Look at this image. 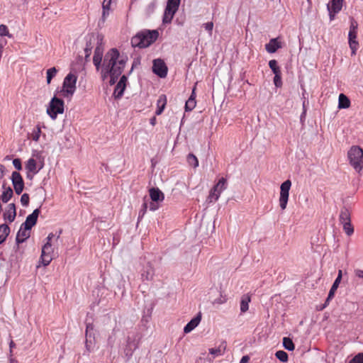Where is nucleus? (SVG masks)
I'll return each instance as SVG.
<instances>
[{
	"mask_svg": "<svg viewBox=\"0 0 363 363\" xmlns=\"http://www.w3.org/2000/svg\"><path fill=\"white\" fill-rule=\"evenodd\" d=\"M350 164L358 172L363 169V149L358 145H352L347 152Z\"/></svg>",
	"mask_w": 363,
	"mask_h": 363,
	"instance_id": "obj_3",
	"label": "nucleus"
},
{
	"mask_svg": "<svg viewBox=\"0 0 363 363\" xmlns=\"http://www.w3.org/2000/svg\"><path fill=\"white\" fill-rule=\"evenodd\" d=\"M227 343L225 341H223L217 348L209 349V353L215 356L223 355L226 350Z\"/></svg>",
	"mask_w": 363,
	"mask_h": 363,
	"instance_id": "obj_24",
	"label": "nucleus"
},
{
	"mask_svg": "<svg viewBox=\"0 0 363 363\" xmlns=\"http://www.w3.org/2000/svg\"><path fill=\"white\" fill-rule=\"evenodd\" d=\"M3 189H4V191H3L2 194L1 195V200L4 203H7L11 199V198L12 197V196L13 194V190L9 186L6 188L4 186V185H3Z\"/></svg>",
	"mask_w": 363,
	"mask_h": 363,
	"instance_id": "obj_29",
	"label": "nucleus"
},
{
	"mask_svg": "<svg viewBox=\"0 0 363 363\" xmlns=\"http://www.w3.org/2000/svg\"><path fill=\"white\" fill-rule=\"evenodd\" d=\"M128 61V56L121 55L117 48H111L104 56L101 70L102 78L110 77V84H114L121 75Z\"/></svg>",
	"mask_w": 363,
	"mask_h": 363,
	"instance_id": "obj_1",
	"label": "nucleus"
},
{
	"mask_svg": "<svg viewBox=\"0 0 363 363\" xmlns=\"http://www.w3.org/2000/svg\"><path fill=\"white\" fill-rule=\"evenodd\" d=\"M13 164L17 170L22 169L21 160L18 158H16L13 160Z\"/></svg>",
	"mask_w": 363,
	"mask_h": 363,
	"instance_id": "obj_48",
	"label": "nucleus"
},
{
	"mask_svg": "<svg viewBox=\"0 0 363 363\" xmlns=\"http://www.w3.org/2000/svg\"><path fill=\"white\" fill-rule=\"evenodd\" d=\"M158 208V206L156 205L155 203H151L150 205V211H155Z\"/></svg>",
	"mask_w": 363,
	"mask_h": 363,
	"instance_id": "obj_59",
	"label": "nucleus"
},
{
	"mask_svg": "<svg viewBox=\"0 0 363 363\" xmlns=\"http://www.w3.org/2000/svg\"><path fill=\"white\" fill-rule=\"evenodd\" d=\"M53 237H54V234H53L52 233H50L48 235V236L47 237V238H46V240H47L46 242H50V243H51V240H52V239L53 238Z\"/></svg>",
	"mask_w": 363,
	"mask_h": 363,
	"instance_id": "obj_60",
	"label": "nucleus"
},
{
	"mask_svg": "<svg viewBox=\"0 0 363 363\" xmlns=\"http://www.w3.org/2000/svg\"><path fill=\"white\" fill-rule=\"evenodd\" d=\"M275 356L278 359H279L282 362H286L289 359L288 354L283 350L277 351L275 353Z\"/></svg>",
	"mask_w": 363,
	"mask_h": 363,
	"instance_id": "obj_37",
	"label": "nucleus"
},
{
	"mask_svg": "<svg viewBox=\"0 0 363 363\" xmlns=\"http://www.w3.org/2000/svg\"><path fill=\"white\" fill-rule=\"evenodd\" d=\"M181 0H167V5H169L177 9H179Z\"/></svg>",
	"mask_w": 363,
	"mask_h": 363,
	"instance_id": "obj_47",
	"label": "nucleus"
},
{
	"mask_svg": "<svg viewBox=\"0 0 363 363\" xmlns=\"http://www.w3.org/2000/svg\"><path fill=\"white\" fill-rule=\"evenodd\" d=\"M343 1L344 0H330L327 4V10L330 21H333L335 15L341 11Z\"/></svg>",
	"mask_w": 363,
	"mask_h": 363,
	"instance_id": "obj_9",
	"label": "nucleus"
},
{
	"mask_svg": "<svg viewBox=\"0 0 363 363\" xmlns=\"http://www.w3.org/2000/svg\"><path fill=\"white\" fill-rule=\"evenodd\" d=\"M342 225H343V228H344L345 233L348 235H351L354 233V229L351 225V221L346 223H342Z\"/></svg>",
	"mask_w": 363,
	"mask_h": 363,
	"instance_id": "obj_41",
	"label": "nucleus"
},
{
	"mask_svg": "<svg viewBox=\"0 0 363 363\" xmlns=\"http://www.w3.org/2000/svg\"><path fill=\"white\" fill-rule=\"evenodd\" d=\"M127 80L128 79L125 75L121 76L113 91H125Z\"/></svg>",
	"mask_w": 363,
	"mask_h": 363,
	"instance_id": "obj_32",
	"label": "nucleus"
},
{
	"mask_svg": "<svg viewBox=\"0 0 363 363\" xmlns=\"http://www.w3.org/2000/svg\"><path fill=\"white\" fill-rule=\"evenodd\" d=\"M97 40L99 45L96 47L94 50V55L93 57V63L96 67V70H99L100 68L102 69L103 64H101L103 59V52L104 48L101 46V41L103 40V37L100 35H97Z\"/></svg>",
	"mask_w": 363,
	"mask_h": 363,
	"instance_id": "obj_7",
	"label": "nucleus"
},
{
	"mask_svg": "<svg viewBox=\"0 0 363 363\" xmlns=\"http://www.w3.org/2000/svg\"><path fill=\"white\" fill-rule=\"evenodd\" d=\"M91 50H92V49L84 48V54H85L84 59H85L86 62L89 60V57L91 54Z\"/></svg>",
	"mask_w": 363,
	"mask_h": 363,
	"instance_id": "obj_51",
	"label": "nucleus"
},
{
	"mask_svg": "<svg viewBox=\"0 0 363 363\" xmlns=\"http://www.w3.org/2000/svg\"><path fill=\"white\" fill-rule=\"evenodd\" d=\"M358 23L354 18H350V26L349 32L357 33Z\"/></svg>",
	"mask_w": 363,
	"mask_h": 363,
	"instance_id": "obj_43",
	"label": "nucleus"
},
{
	"mask_svg": "<svg viewBox=\"0 0 363 363\" xmlns=\"http://www.w3.org/2000/svg\"><path fill=\"white\" fill-rule=\"evenodd\" d=\"M203 28L206 30H208L209 32L212 31L213 28V22H208L203 24Z\"/></svg>",
	"mask_w": 363,
	"mask_h": 363,
	"instance_id": "obj_52",
	"label": "nucleus"
},
{
	"mask_svg": "<svg viewBox=\"0 0 363 363\" xmlns=\"http://www.w3.org/2000/svg\"><path fill=\"white\" fill-rule=\"evenodd\" d=\"M57 71L58 70L55 67H51L47 70L46 79L48 84L50 83L51 80L55 77Z\"/></svg>",
	"mask_w": 363,
	"mask_h": 363,
	"instance_id": "obj_36",
	"label": "nucleus"
},
{
	"mask_svg": "<svg viewBox=\"0 0 363 363\" xmlns=\"http://www.w3.org/2000/svg\"><path fill=\"white\" fill-rule=\"evenodd\" d=\"M249 359H250V357L247 355H245L242 357L240 363H247V362H248Z\"/></svg>",
	"mask_w": 363,
	"mask_h": 363,
	"instance_id": "obj_57",
	"label": "nucleus"
},
{
	"mask_svg": "<svg viewBox=\"0 0 363 363\" xmlns=\"http://www.w3.org/2000/svg\"><path fill=\"white\" fill-rule=\"evenodd\" d=\"M11 182L16 194L20 195L24 189V181L18 172H13Z\"/></svg>",
	"mask_w": 363,
	"mask_h": 363,
	"instance_id": "obj_11",
	"label": "nucleus"
},
{
	"mask_svg": "<svg viewBox=\"0 0 363 363\" xmlns=\"http://www.w3.org/2000/svg\"><path fill=\"white\" fill-rule=\"evenodd\" d=\"M30 230L31 228L27 226L21 225L16 235V240L17 243H22L28 239L30 237Z\"/></svg>",
	"mask_w": 363,
	"mask_h": 363,
	"instance_id": "obj_16",
	"label": "nucleus"
},
{
	"mask_svg": "<svg viewBox=\"0 0 363 363\" xmlns=\"http://www.w3.org/2000/svg\"><path fill=\"white\" fill-rule=\"evenodd\" d=\"M109 15V11L103 10L101 18L99 21V26H104L107 16Z\"/></svg>",
	"mask_w": 363,
	"mask_h": 363,
	"instance_id": "obj_45",
	"label": "nucleus"
},
{
	"mask_svg": "<svg viewBox=\"0 0 363 363\" xmlns=\"http://www.w3.org/2000/svg\"><path fill=\"white\" fill-rule=\"evenodd\" d=\"M349 363H363V353L359 352L356 354Z\"/></svg>",
	"mask_w": 363,
	"mask_h": 363,
	"instance_id": "obj_42",
	"label": "nucleus"
},
{
	"mask_svg": "<svg viewBox=\"0 0 363 363\" xmlns=\"http://www.w3.org/2000/svg\"><path fill=\"white\" fill-rule=\"evenodd\" d=\"M177 10L169 5H167L163 14L162 23L164 24L170 23Z\"/></svg>",
	"mask_w": 363,
	"mask_h": 363,
	"instance_id": "obj_17",
	"label": "nucleus"
},
{
	"mask_svg": "<svg viewBox=\"0 0 363 363\" xmlns=\"http://www.w3.org/2000/svg\"><path fill=\"white\" fill-rule=\"evenodd\" d=\"M0 36H8L9 38L12 37V35L9 32L8 27L4 24L0 25Z\"/></svg>",
	"mask_w": 363,
	"mask_h": 363,
	"instance_id": "obj_40",
	"label": "nucleus"
},
{
	"mask_svg": "<svg viewBox=\"0 0 363 363\" xmlns=\"http://www.w3.org/2000/svg\"><path fill=\"white\" fill-rule=\"evenodd\" d=\"M342 276V270H339L337 277L335 280V281L329 291L328 296L325 300V302L323 305V308H325L329 304L330 300H332L335 294V292L339 286V284L341 281Z\"/></svg>",
	"mask_w": 363,
	"mask_h": 363,
	"instance_id": "obj_14",
	"label": "nucleus"
},
{
	"mask_svg": "<svg viewBox=\"0 0 363 363\" xmlns=\"http://www.w3.org/2000/svg\"><path fill=\"white\" fill-rule=\"evenodd\" d=\"M227 187L226 179L223 177L220 179L218 183L211 189L209 195L208 196V202H213L217 201L221 192L224 191Z\"/></svg>",
	"mask_w": 363,
	"mask_h": 363,
	"instance_id": "obj_6",
	"label": "nucleus"
},
{
	"mask_svg": "<svg viewBox=\"0 0 363 363\" xmlns=\"http://www.w3.org/2000/svg\"><path fill=\"white\" fill-rule=\"evenodd\" d=\"M225 300H223L222 298H218V299H216L214 303H218V304H222L223 303H225Z\"/></svg>",
	"mask_w": 363,
	"mask_h": 363,
	"instance_id": "obj_62",
	"label": "nucleus"
},
{
	"mask_svg": "<svg viewBox=\"0 0 363 363\" xmlns=\"http://www.w3.org/2000/svg\"><path fill=\"white\" fill-rule=\"evenodd\" d=\"M201 320V314L199 313L196 317L191 319L184 327V333H189L199 324Z\"/></svg>",
	"mask_w": 363,
	"mask_h": 363,
	"instance_id": "obj_20",
	"label": "nucleus"
},
{
	"mask_svg": "<svg viewBox=\"0 0 363 363\" xmlns=\"http://www.w3.org/2000/svg\"><path fill=\"white\" fill-rule=\"evenodd\" d=\"M357 33L349 32L348 41L357 40Z\"/></svg>",
	"mask_w": 363,
	"mask_h": 363,
	"instance_id": "obj_53",
	"label": "nucleus"
},
{
	"mask_svg": "<svg viewBox=\"0 0 363 363\" xmlns=\"http://www.w3.org/2000/svg\"><path fill=\"white\" fill-rule=\"evenodd\" d=\"M40 213V211L39 208L35 209L31 214L27 216L26 221L22 223V226H27L32 228V227L36 224Z\"/></svg>",
	"mask_w": 363,
	"mask_h": 363,
	"instance_id": "obj_15",
	"label": "nucleus"
},
{
	"mask_svg": "<svg viewBox=\"0 0 363 363\" xmlns=\"http://www.w3.org/2000/svg\"><path fill=\"white\" fill-rule=\"evenodd\" d=\"M16 216V206L14 203H9L4 213V218L9 222H13Z\"/></svg>",
	"mask_w": 363,
	"mask_h": 363,
	"instance_id": "obj_18",
	"label": "nucleus"
},
{
	"mask_svg": "<svg viewBox=\"0 0 363 363\" xmlns=\"http://www.w3.org/2000/svg\"><path fill=\"white\" fill-rule=\"evenodd\" d=\"M159 37L157 30L144 29L138 32L131 38V45L133 48H145L154 43Z\"/></svg>",
	"mask_w": 363,
	"mask_h": 363,
	"instance_id": "obj_2",
	"label": "nucleus"
},
{
	"mask_svg": "<svg viewBox=\"0 0 363 363\" xmlns=\"http://www.w3.org/2000/svg\"><path fill=\"white\" fill-rule=\"evenodd\" d=\"M150 124L152 125V126H155L157 123V119H156V117L154 116L152 118H150Z\"/></svg>",
	"mask_w": 363,
	"mask_h": 363,
	"instance_id": "obj_61",
	"label": "nucleus"
},
{
	"mask_svg": "<svg viewBox=\"0 0 363 363\" xmlns=\"http://www.w3.org/2000/svg\"><path fill=\"white\" fill-rule=\"evenodd\" d=\"M9 232L10 228L7 225L3 224L0 225V244L6 240Z\"/></svg>",
	"mask_w": 363,
	"mask_h": 363,
	"instance_id": "obj_31",
	"label": "nucleus"
},
{
	"mask_svg": "<svg viewBox=\"0 0 363 363\" xmlns=\"http://www.w3.org/2000/svg\"><path fill=\"white\" fill-rule=\"evenodd\" d=\"M196 92H191V94L185 104V110L186 111H192L196 106Z\"/></svg>",
	"mask_w": 363,
	"mask_h": 363,
	"instance_id": "obj_28",
	"label": "nucleus"
},
{
	"mask_svg": "<svg viewBox=\"0 0 363 363\" xmlns=\"http://www.w3.org/2000/svg\"><path fill=\"white\" fill-rule=\"evenodd\" d=\"M350 106V100L349 98L345 95L344 94H340L338 98V108L340 109L342 108H347Z\"/></svg>",
	"mask_w": 363,
	"mask_h": 363,
	"instance_id": "obj_25",
	"label": "nucleus"
},
{
	"mask_svg": "<svg viewBox=\"0 0 363 363\" xmlns=\"http://www.w3.org/2000/svg\"><path fill=\"white\" fill-rule=\"evenodd\" d=\"M147 208V205L146 203H144L142 206V209L139 212V218H143L145 213H146Z\"/></svg>",
	"mask_w": 363,
	"mask_h": 363,
	"instance_id": "obj_50",
	"label": "nucleus"
},
{
	"mask_svg": "<svg viewBox=\"0 0 363 363\" xmlns=\"http://www.w3.org/2000/svg\"><path fill=\"white\" fill-rule=\"evenodd\" d=\"M167 104V97L165 95L162 94L160 96L157 101V110L155 114L159 116L162 114Z\"/></svg>",
	"mask_w": 363,
	"mask_h": 363,
	"instance_id": "obj_22",
	"label": "nucleus"
},
{
	"mask_svg": "<svg viewBox=\"0 0 363 363\" xmlns=\"http://www.w3.org/2000/svg\"><path fill=\"white\" fill-rule=\"evenodd\" d=\"M350 48L351 49V55L354 56L359 48V42L357 40L348 41Z\"/></svg>",
	"mask_w": 363,
	"mask_h": 363,
	"instance_id": "obj_38",
	"label": "nucleus"
},
{
	"mask_svg": "<svg viewBox=\"0 0 363 363\" xmlns=\"http://www.w3.org/2000/svg\"><path fill=\"white\" fill-rule=\"evenodd\" d=\"M251 301V297L249 294H245L242 296L240 301V311L245 313L249 309V303Z\"/></svg>",
	"mask_w": 363,
	"mask_h": 363,
	"instance_id": "obj_26",
	"label": "nucleus"
},
{
	"mask_svg": "<svg viewBox=\"0 0 363 363\" xmlns=\"http://www.w3.org/2000/svg\"><path fill=\"white\" fill-rule=\"evenodd\" d=\"M41 135V128L39 125H37L33 131L28 134V138L33 140L35 142H38Z\"/></svg>",
	"mask_w": 363,
	"mask_h": 363,
	"instance_id": "obj_30",
	"label": "nucleus"
},
{
	"mask_svg": "<svg viewBox=\"0 0 363 363\" xmlns=\"http://www.w3.org/2000/svg\"><path fill=\"white\" fill-rule=\"evenodd\" d=\"M291 186V182L287 179L280 186L279 206L281 210H285L287 206L289 196V190Z\"/></svg>",
	"mask_w": 363,
	"mask_h": 363,
	"instance_id": "obj_5",
	"label": "nucleus"
},
{
	"mask_svg": "<svg viewBox=\"0 0 363 363\" xmlns=\"http://www.w3.org/2000/svg\"><path fill=\"white\" fill-rule=\"evenodd\" d=\"M141 276H142V279L143 280L150 281L153 279L154 268L152 266V264L148 263V264L147 265V267H145V269L143 270V273L141 274Z\"/></svg>",
	"mask_w": 363,
	"mask_h": 363,
	"instance_id": "obj_23",
	"label": "nucleus"
},
{
	"mask_svg": "<svg viewBox=\"0 0 363 363\" xmlns=\"http://www.w3.org/2000/svg\"><path fill=\"white\" fill-rule=\"evenodd\" d=\"M281 48V44L277 38H272L269 42L265 45V49L269 53H274Z\"/></svg>",
	"mask_w": 363,
	"mask_h": 363,
	"instance_id": "obj_19",
	"label": "nucleus"
},
{
	"mask_svg": "<svg viewBox=\"0 0 363 363\" xmlns=\"http://www.w3.org/2000/svg\"><path fill=\"white\" fill-rule=\"evenodd\" d=\"M77 77L69 72L64 79L62 89L60 91H74Z\"/></svg>",
	"mask_w": 363,
	"mask_h": 363,
	"instance_id": "obj_12",
	"label": "nucleus"
},
{
	"mask_svg": "<svg viewBox=\"0 0 363 363\" xmlns=\"http://www.w3.org/2000/svg\"><path fill=\"white\" fill-rule=\"evenodd\" d=\"M53 259L52 243L45 242L42 247L40 262L44 266H48Z\"/></svg>",
	"mask_w": 363,
	"mask_h": 363,
	"instance_id": "obj_8",
	"label": "nucleus"
},
{
	"mask_svg": "<svg viewBox=\"0 0 363 363\" xmlns=\"http://www.w3.org/2000/svg\"><path fill=\"white\" fill-rule=\"evenodd\" d=\"M30 198L28 194H23L21 197V203L23 206H27L29 203Z\"/></svg>",
	"mask_w": 363,
	"mask_h": 363,
	"instance_id": "obj_46",
	"label": "nucleus"
},
{
	"mask_svg": "<svg viewBox=\"0 0 363 363\" xmlns=\"http://www.w3.org/2000/svg\"><path fill=\"white\" fill-rule=\"evenodd\" d=\"M86 48L93 49V42L94 41V34H90L86 36Z\"/></svg>",
	"mask_w": 363,
	"mask_h": 363,
	"instance_id": "obj_39",
	"label": "nucleus"
},
{
	"mask_svg": "<svg viewBox=\"0 0 363 363\" xmlns=\"http://www.w3.org/2000/svg\"><path fill=\"white\" fill-rule=\"evenodd\" d=\"M283 346L289 351H293L295 348V345L291 339L286 337L283 338Z\"/></svg>",
	"mask_w": 363,
	"mask_h": 363,
	"instance_id": "obj_33",
	"label": "nucleus"
},
{
	"mask_svg": "<svg viewBox=\"0 0 363 363\" xmlns=\"http://www.w3.org/2000/svg\"><path fill=\"white\" fill-rule=\"evenodd\" d=\"M111 0H104L102 4V9L109 11Z\"/></svg>",
	"mask_w": 363,
	"mask_h": 363,
	"instance_id": "obj_49",
	"label": "nucleus"
},
{
	"mask_svg": "<svg viewBox=\"0 0 363 363\" xmlns=\"http://www.w3.org/2000/svg\"><path fill=\"white\" fill-rule=\"evenodd\" d=\"M355 275L359 278H363V270L357 269L354 270Z\"/></svg>",
	"mask_w": 363,
	"mask_h": 363,
	"instance_id": "obj_56",
	"label": "nucleus"
},
{
	"mask_svg": "<svg viewBox=\"0 0 363 363\" xmlns=\"http://www.w3.org/2000/svg\"><path fill=\"white\" fill-rule=\"evenodd\" d=\"M274 74V85L277 88H280L282 85V82H281V74Z\"/></svg>",
	"mask_w": 363,
	"mask_h": 363,
	"instance_id": "obj_44",
	"label": "nucleus"
},
{
	"mask_svg": "<svg viewBox=\"0 0 363 363\" xmlns=\"http://www.w3.org/2000/svg\"><path fill=\"white\" fill-rule=\"evenodd\" d=\"M167 67L162 59H155L153 60L152 72L160 78H164L167 74Z\"/></svg>",
	"mask_w": 363,
	"mask_h": 363,
	"instance_id": "obj_10",
	"label": "nucleus"
},
{
	"mask_svg": "<svg viewBox=\"0 0 363 363\" xmlns=\"http://www.w3.org/2000/svg\"><path fill=\"white\" fill-rule=\"evenodd\" d=\"M187 162L189 165L196 168L199 166V160L197 157L192 153H189L187 156Z\"/></svg>",
	"mask_w": 363,
	"mask_h": 363,
	"instance_id": "obj_35",
	"label": "nucleus"
},
{
	"mask_svg": "<svg viewBox=\"0 0 363 363\" xmlns=\"http://www.w3.org/2000/svg\"><path fill=\"white\" fill-rule=\"evenodd\" d=\"M269 67L274 74H281L280 67H279L278 62L276 60H271L269 62Z\"/></svg>",
	"mask_w": 363,
	"mask_h": 363,
	"instance_id": "obj_34",
	"label": "nucleus"
},
{
	"mask_svg": "<svg viewBox=\"0 0 363 363\" xmlns=\"http://www.w3.org/2000/svg\"><path fill=\"white\" fill-rule=\"evenodd\" d=\"M140 60L139 58H135L133 62V64H132V67H131V70L130 72L135 68L137 66L140 65Z\"/></svg>",
	"mask_w": 363,
	"mask_h": 363,
	"instance_id": "obj_55",
	"label": "nucleus"
},
{
	"mask_svg": "<svg viewBox=\"0 0 363 363\" xmlns=\"http://www.w3.org/2000/svg\"><path fill=\"white\" fill-rule=\"evenodd\" d=\"M9 363H18V361L15 359H10Z\"/></svg>",
	"mask_w": 363,
	"mask_h": 363,
	"instance_id": "obj_64",
	"label": "nucleus"
},
{
	"mask_svg": "<svg viewBox=\"0 0 363 363\" xmlns=\"http://www.w3.org/2000/svg\"><path fill=\"white\" fill-rule=\"evenodd\" d=\"M4 174V166L0 164V180L3 178Z\"/></svg>",
	"mask_w": 363,
	"mask_h": 363,
	"instance_id": "obj_58",
	"label": "nucleus"
},
{
	"mask_svg": "<svg viewBox=\"0 0 363 363\" xmlns=\"http://www.w3.org/2000/svg\"><path fill=\"white\" fill-rule=\"evenodd\" d=\"M150 196L152 201H162L164 199V194L158 188H151L149 190Z\"/></svg>",
	"mask_w": 363,
	"mask_h": 363,
	"instance_id": "obj_21",
	"label": "nucleus"
},
{
	"mask_svg": "<svg viewBox=\"0 0 363 363\" xmlns=\"http://www.w3.org/2000/svg\"><path fill=\"white\" fill-rule=\"evenodd\" d=\"M350 212L348 208L344 207L341 209L340 213V222L342 223H346L351 221L350 218Z\"/></svg>",
	"mask_w": 363,
	"mask_h": 363,
	"instance_id": "obj_27",
	"label": "nucleus"
},
{
	"mask_svg": "<svg viewBox=\"0 0 363 363\" xmlns=\"http://www.w3.org/2000/svg\"><path fill=\"white\" fill-rule=\"evenodd\" d=\"M26 169L27 170V178L32 179L34 174H37L40 169H42L41 165L39 168L37 167L36 160L33 158H30L26 164Z\"/></svg>",
	"mask_w": 363,
	"mask_h": 363,
	"instance_id": "obj_13",
	"label": "nucleus"
},
{
	"mask_svg": "<svg viewBox=\"0 0 363 363\" xmlns=\"http://www.w3.org/2000/svg\"><path fill=\"white\" fill-rule=\"evenodd\" d=\"M65 111V104L62 99L54 96L50 101L47 108L48 115L52 119L55 120L58 114H62Z\"/></svg>",
	"mask_w": 363,
	"mask_h": 363,
	"instance_id": "obj_4",
	"label": "nucleus"
},
{
	"mask_svg": "<svg viewBox=\"0 0 363 363\" xmlns=\"http://www.w3.org/2000/svg\"><path fill=\"white\" fill-rule=\"evenodd\" d=\"M123 93L124 92H113L112 97H113L115 100H118L121 99Z\"/></svg>",
	"mask_w": 363,
	"mask_h": 363,
	"instance_id": "obj_54",
	"label": "nucleus"
},
{
	"mask_svg": "<svg viewBox=\"0 0 363 363\" xmlns=\"http://www.w3.org/2000/svg\"><path fill=\"white\" fill-rule=\"evenodd\" d=\"M149 9H155V4L154 3H151L149 6H148Z\"/></svg>",
	"mask_w": 363,
	"mask_h": 363,
	"instance_id": "obj_63",
	"label": "nucleus"
}]
</instances>
